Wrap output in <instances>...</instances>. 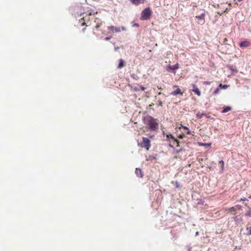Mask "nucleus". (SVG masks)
I'll return each instance as SVG.
<instances>
[{
  "label": "nucleus",
  "instance_id": "nucleus-1",
  "mask_svg": "<svg viewBox=\"0 0 251 251\" xmlns=\"http://www.w3.org/2000/svg\"><path fill=\"white\" fill-rule=\"evenodd\" d=\"M145 123L149 126L151 131H156L158 128V124L156 119L150 116H146L144 118Z\"/></svg>",
  "mask_w": 251,
  "mask_h": 251
},
{
  "label": "nucleus",
  "instance_id": "nucleus-2",
  "mask_svg": "<svg viewBox=\"0 0 251 251\" xmlns=\"http://www.w3.org/2000/svg\"><path fill=\"white\" fill-rule=\"evenodd\" d=\"M138 145L143 148H145L146 150L148 151L151 146V141L149 139L146 137L142 138V141L138 143Z\"/></svg>",
  "mask_w": 251,
  "mask_h": 251
},
{
  "label": "nucleus",
  "instance_id": "nucleus-3",
  "mask_svg": "<svg viewBox=\"0 0 251 251\" xmlns=\"http://www.w3.org/2000/svg\"><path fill=\"white\" fill-rule=\"evenodd\" d=\"M152 12L150 8H146L141 13L140 19L142 21L149 20L151 15Z\"/></svg>",
  "mask_w": 251,
  "mask_h": 251
},
{
  "label": "nucleus",
  "instance_id": "nucleus-4",
  "mask_svg": "<svg viewBox=\"0 0 251 251\" xmlns=\"http://www.w3.org/2000/svg\"><path fill=\"white\" fill-rule=\"evenodd\" d=\"M241 206L240 205H236L234 206L230 207L226 210L228 212L230 213L231 214L235 215L237 213V211L240 210Z\"/></svg>",
  "mask_w": 251,
  "mask_h": 251
},
{
  "label": "nucleus",
  "instance_id": "nucleus-5",
  "mask_svg": "<svg viewBox=\"0 0 251 251\" xmlns=\"http://www.w3.org/2000/svg\"><path fill=\"white\" fill-rule=\"evenodd\" d=\"M196 18L198 19V23L200 25H203L205 23V13L203 11L200 15L196 16Z\"/></svg>",
  "mask_w": 251,
  "mask_h": 251
},
{
  "label": "nucleus",
  "instance_id": "nucleus-6",
  "mask_svg": "<svg viewBox=\"0 0 251 251\" xmlns=\"http://www.w3.org/2000/svg\"><path fill=\"white\" fill-rule=\"evenodd\" d=\"M89 17H87V16L83 17L79 20V23L80 24L81 26H83L85 25L86 26H89L90 25L89 24V21L87 20H89Z\"/></svg>",
  "mask_w": 251,
  "mask_h": 251
},
{
  "label": "nucleus",
  "instance_id": "nucleus-7",
  "mask_svg": "<svg viewBox=\"0 0 251 251\" xmlns=\"http://www.w3.org/2000/svg\"><path fill=\"white\" fill-rule=\"evenodd\" d=\"M173 88H176V89L175 91L172 92L171 93V95L173 96H176L177 95H180L181 96H182L183 95V93L181 91V90L178 88V86L174 85L173 86Z\"/></svg>",
  "mask_w": 251,
  "mask_h": 251
},
{
  "label": "nucleus",
  "instance_id": "nucleus-8",
  "mask_svg": "<svg viewBox=\"0 0 251 251\" xmlns=\"http://www.w3.org/2000/svg\"><path fill=\"white\" fill-rule=\"evenodd\" d=\"M108 29L110 30L113 33L114 32H119L121 31V28L120 27L110 26L108 27Z\"/></svg>",
  "mask_w": 251,
  "mask_h": 251
},
{
  "label": "nucleus",
  "instance_id": "nucleus-9",
  "mask_svg": "<svg viewBox=\"0 0 251 251\" xmlns=\"http://www.w3.org/2000/svg\"><path fill=\"white\" fill-rule=\"evenodd\" d=\"M167 139L168 140H170V139H172L173 144L174 145L176 144L177 146H179V142H178V141L177 139H175V138L171 134L167 135Z\"/></svg>",
  "mask_w": 251,
  "mask_h": 251
},
{
  "label": "nucleus",
  "instance_id": "nucleus-10",
  "mask_svg": "<svg viewBox=\"0 0 251 251\" xmlns=\"http://www.w3.org/2000/svg\"><path fill=\"white\" fill-rule=\"evenodd\" d=\"M178 68H179L178 64H176L175 65H169L168 66L167 70L168 71H173V72H174L175 71L177 70Z\"/></svg>",
  "mask_w": 251,
  "mask_h": 251
},
{
  "label": "nucleus",
  "instance_id": "nucleus-11",
  "mask_svg": "<svg viewBox=\"0 0 251 251\" xmlns=\"http://www.w3.org/2000/svg\"><path fill=\"white\" fill-rule=\"evenodd\" d=\"M251 45V42L249 41L245 40L244 41L241 42L239 46L241 48H246Z\"/></svg>",
  "mask_w": 251,
  "mask_h": 251
},
{
  "label": "nucleus",
  "instance_id": "nucleus-12",
  "mask_svg": "<svg viewBox=\"0 0 251 251\" xmlns=\"http://www.w3.org/2000/svg\"><path fill=\"white\" fill-rule=\"evenodd\" d=\"M192 86L194 89L192 90V91L195 93L198 96H200L201 93L199 88L197 87L195 84H193Z\"/></svg>",
  "mask_w": 251,
  "mask_h": 251
},
{
  "label": "nucleus",
  "instance_id": "nucleus-13",
  "mask_svg": "<svg viewBox=\"0 0 251 251\" xmlns=\"http://www.w3.org/2000/svg\"><path fill=\"white\" fill-rule=\"evenodd\" d=\"M146 89V87L142 86H134L133 87V90L136 92L139 91L140 90L144 91Z\"/></svg>",
  "mask_w": 251,
  "mask_h": 251
},
{
  "label": "nucleus",
  "instance_id": "nucleus-14",
  "mask_svg": "<svg viewBox=\"0 0 251 251\" xmlns=\"http://www.w3.org/2000/svg\"><path fill=\"white\" fill-rule=\"evenodd\" d=\"M135 174L138 177H142L143 174L141 169L139 168H136L135 170Z\"/></svg>",
  "mask_w": 251,
  "mask_h": 251
},
{
  "label": "nucleus",
  "instance_id": "nucleus-15",
  "mask_svg": "<svg viewBox=\"0 0 251 251\" xmlns=\"http://www.w3.org/2000/svg\"><path fill=\"white\" fill-rule=\"evenodd\" d=\"M231 110V107L230 106H226L223 108L222 113H226Z\"/></svg>",
  "mask_w": 251,
  "mask_h": 251
},
{
  "label": "nucleus",
  "instance_id": "nucleus-16",
  "mask_svg": "<svg viewBox=\"0 0 251 251\" xmlns=\"http://www.w3.org/2000/svg\"><path fill=\"white\" fill-rule=\"evenodd\" d=\"M125 66V63H124V61H123V60L122 59H120V63L118 65V68L119 69H121L122 68H123L124 66Z\"/></svg>",
  "mask_w": 251,
  "mask_h": 251
},
{
  "label": "nucleus",
  "instance_id": "nucleus-17",
  "mask_svg": "<svg viewBox=\"0 0 251 251\" xmlns=\"http://www.w3.org/2000/svg\"><path fill=\"white\" fill-rule=\"evenodd\" d=\"M133 4L138 5L142 2V0H129Z\"/></svg>",
  "mask_w": 251,
  "mask_h": 251
},
{
  "label": "nucleus",
  "instance_id": "nucleus-18",
  "mask_svg": "<svg viewBox=\"0 0 251 251\" xmlns=\"http://www.w3.org/2000/svg\"><path fill=\"white\" fill-rule=\"evenodd\" d=\"M224 162L223 160H221L219 162V164L220 166L221 170L223 171L224 169Z\"/></svg>",
  "mask_w": 251,
  "mask_h": 251
},
{
  "label": "nucleus",
  "instance_id": "nucleus-19",
  "mask_svg": "<svg viewBox=\"0 0 251 251\" xmlns=\"http://www.w3.org/2000/svg\"><path fill=\"white\" fill-rule=\"evenodd\" d=\"M203 116H204V113H201L200 112H198L197 114H196V117L198 119L201 118Z\"/></svg>",
  "mask_w": 251,
  "mask_h": 251
},
{
  "label": "nucleus",
  "instance_id": "nucleus-20",
  "mask_svg": "<svg viewBox=\"0 0 251 251\" xmlns=\"http://www.w3.org/2000/svg\"><path fill=\"white\" fill-rule=\"evenodd\" d=\"M228 87V85H222V84H220L219 86V88L226 89Z\"/></svg>",
  "mask_w": 251,
  "mask_h": 251
},
{
  "label": "nucleus",
  "instance_id": "nucleus-21",
  "mask_svg": "<svg viewBox=\"0 0 251 251\" xmlns=\"http://www.w3.org/2000/svg\"><path fill=\"white\" fill-rule=\"evenodd\" d=\"M102 22L100 21V22H98L96 24V25L95 26L96 28L98 29L100 27V25H102Z\"/></svg>",
  "mask_w": 251,
  "mask_h": 251
},
{
  "label": "nucleus",
  "instance_id": "nucleus-22",
  "mask_svg": "<svg viewBox=\"0 0 251 251\" xmlns=\"http://www.w3.org/2000/svg\"><path fill=\"white\" fill-rule=\"evenodd\" d=\"M230 9V7H229V8H226L225 10L224 11H223L221 13H220V12H218V14H220V15H222L223 13L224 12H227Z\"/></svg>",
  "mask_w": 251,
  "mask_h": 251
},
{
  "label": "nucleus",
  "instance_id": "nucleus-23",
  "mask_svg": "<svg viewBox=\"0 0 251 251\" xmlns=\"http://www.w3.org/2000/svg\"><path fill=\"white\" fill-rule=\"evenodd\" d=\"M182 127L183 128H184V129L185 130H187L188 131L187 132V134H191V132L190 131H189V128L187 127V126H182Z\"/></svg>",
  "mask_w": 251,
  "mask_h": 251
},
{
  "label": "nucleus",
  "instance_id": "nucleus-24",
  "mask_svg": "<svg viewBox=\"0 0 251 251\" xmlns=\"http://www.w3.org/2000/svg\"><path fill=\"white\" fill-rule=\"evenodd\" d=\"M219 92H220V88H218L213 92V94L216 95L217 94L219 93Z\"/></svg>",
  "mask_w": 251,
  "mask_h": 251
},
{
  "label": "nucleus",
  "instance_id": "nucleus-25",
  "mask_svg": "<svg viewBox=\"0 0 251 251\" xmlns=\"http://www.w3.org/2000/svg\"><path fill=\"white\" fill-rule=\"evenodd\" d=\"M157 104L160 106H162V105H163V103H162V101L160 100L158 101Z\"/></svg>",
  "mask_w": 251,
  "mask_h": 251
},
{
  "label": "nucleus",
  "instance_id": "nucleus-26",
  "mask_svg": "<svg viewBox=\"0 0 251 251\" xmlns=\"http://www.w3.org/2000/svg\"><path fill=\"white\" fill-rule=\"evenodd\" d=\"M185 137V136L183 134H180L178 136L179 138H180V139H183Z\"/></svg>",
  "mask_w": 251,
  "mask_h": 251
},
{
  "label": "nucleus",
  "instance_id": "nucleus-27",
  "mask_svg": "<svg viewBox=\"0 0 251 251\" xmlns=\"http://www.w3.org/2000/svg\"><path fill=\"white\" fill-rule=\"evenodd\" d=\"M247 229L249 230L248 231L247 234L249 235H251V228L249 229V228L247 227Z\"/></svg>",
  "mask_w": 251,
  "mask_h": 251
},
{
  "label": "nucleus",
  "instance_id": "nucleus-28",
  "mask_svg": "<svg viewBox=\"0 0 251 251\" xmlns=\"http://www.w3.org/2000/svg\"><path fill=\"white\" fill-rule=\"evenodd\" d=\"M204 116L207 118H211V116L209 115V114H206L204 113Z\"/></svg>",
  "mask_w": 251,
  "mask_h": 251
},
{
  "label": "nucleus",
  "instance_id": "nucleus-29",
  "mask_svg": "<svg viewBox=\"0 0 251 251\" xmlns=\"http://www.w3.org/2000/svg\"><path fill=\"white\" fill-rule=\"evenodd\" d=\"M204 84H206V85H209L210 84V82L209 81H204L203 82Z\"/></svg>",
  "mask_w": 251,
  "mask_h": 251
},
{
  "label": "nucleus",
  "instance_id": "nucleus-30",
  "mask_svg": "<svg viewBox=\"0 0 251 251\" xmlns=\"http://www.w3.org/2000/svg\"><path fill=\"white\" fill-rule=\"evenodd\" d=\"M110 39H111V37H106L105 38V40L108 41V40H110Z\"/></svg>",
  "mask_w": 251,
  "mask_h": 251
},
{
  "label": "nucleus",
  "instance_id": "nucleus-31",
  "mask_svg": "<svg viewBox=\"0 0 251 251\" xmlns=\"http://www.w3.org/2000/svg\"><path fill=\"white\" fill-rule=\"evenodd\" d=\"M121 29L123 30H126V27H124V26H122L121 27Z\"/></svg>",
  "mask_w": 251,
  "mask_h": 251
},
{
  "label": "nucleus",
  "instance_id": "nucleus-32",
  "mask_svg": "<svg viewBox=\"0 0 251 251\" xmlns=\"http://www.w3.org/2000/svg\"><path fill=\"white\" fill-rule=\"evenodd\" d=\"M247 199L246 198H244V199H241V201H247Z\"/></svg>",
  "mask_w": 251,
  "mask_h": 251
},
{
  "label": "nucleus",
  "instance_id": "nucleus-33",
  "mask_svg": "<svg viewBox=\"0 0 251 251\" xmlns=\"http://www.w3.org/2000/svg\"><path fill=\"white\" fill-rule=\"evenodd\" d=\"M152 105H153V103H151V104H150V105H149V106H150V107H151V106H152Z\"/></svg>",
  "mask_w": 251,
  "mask_h": 251
},
{
  "label": "nucleus",
  "instance_id": "nucleus-34",
  "mask_svg": "<svg viewBox=\"0 0 251 251\" xmlns=\"http://www.w3.org/2000/svg\"><path fill=\"white\" fill-rule=\"evenodd\" d=\"M170 146L171 147H173V146L172 145L171 143L170 142V144H169Z\"/></svg>",
  "mask_w": 251,
  "mask_h": 251
},
{
  "label": "nucleus",
  "instance_id": "nucleus-35",
  "mask_svg": "<svg viewBox=\"0 0 251 251\" xmlns=\"http://www.w3.org/2000/svg\"><path fill=\"white\" fill-rule=\"evenodd\" d=\"M134 25H135V26H139V25H138L137 24H134Z\"/></svg>",
  "mask_w": 251,
  "mask_h": 251
},
{
  "label": "nucleus",
  "instance_id": "nucleus-36",
  "mask_svg": "<svg viewBox=\"0 0 251 251\" xmlns=\"http://www.w3.org/2000/svg\"><path fill=\"white\" fill-rule=\"evenodd\" d=\"M181 151V150H179V151H176V152H179V151Z\"/></svg>",
  "mask_w": 251,
  "mask_h": 251
},
{
  "label": "nucleus",
  "instance_id": "nucleus-37",
  "mask_svg": "<svg viewBox=\"0 0 251 251\" xmlns=\"http://www.w3.org/2000/svg\"><path fill=\"white\" fill-rule=\"evenodd\" d=\"M158 95H161V94H162V93H161V92H159V93H158Z\"/></svg>",
  "mask_w": 251,
  "mask_h": 251
},
{
  "label": "nucleus",
  "instance_id": "nucleus-38",
  "mask_svg": "<svg viewBox=\"0 0 251 251\" xmlns=\"http://www.w3.org/2000/svg\"><path fill=\"white\" fill-rule=\"evenodd\" d=\"M158 89L161 90H162V89L161 87L159 88Z\"/></svg>",
  "mask_w": 251,
  "mask_h": 251
},
{
  "label": "nucleus",
  "instance_id": "nucleus-39",
  "mask_svg": "<svg viewBox=\"0 0 251 251\" xmlns=\"http://www.w3.org/2000/svg\"><path fill=\"white\" fill-rule=\"evenodd\" d=\"M85 29V28H84L82 29V30H83V32H84V31Z\"/></svg>",
  "mask_w": 251,
  "mask_h": 251
},
{
  "label": "nucleus",
  "instance_id": "nucleus-40",
  "mask_svg": "<svg viewBox=\"0 0 251 251\" xmlns=\"http://www.w3.org/2000/svg\"><path fill=\"white\" fill-rule=\"evenodd\" d=\"M228 5L230 6H231V4H230V3H229V4H228Z\"/></svg>",
  "mask_w": 251,
  "mask_h": 251
},
{
  "label": "nucleus",
  "instance_id": "nucleus-41",
  "mask_svg": "<svg viewBox=\"0 0 251 251\" xmlns=\"http://www.w3.org/2000/svg\"><path fill=\"white\" fill-rule=\"evenodd\" d=\"M250 199H251V195L249 197Z\"/></svg>",
  "mask_w": 251,
  "mask_h": 251
},
{
  "label": "nucleus",
  "instance_id": "nucleus-42",
  "mask_svg": "<svg viewBox=\"0 0 251 251\" xmlns=\"http://www.w3.org/2000/svg\"><path fill=\"white\" fill-rule=\"evenodd\" d=\"M153 136H150V138H151Z\"/></svg>",
  "mask_w": 251,
  "mask_h": 251
}]
</instances>
